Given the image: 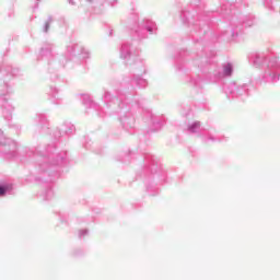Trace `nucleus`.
Masks as SVG:
<instances>
[{
	"mask_svg": "<svg viewBox=\"0 0 280 280\" xmlns=\"http://www.w3.org/2000/svg\"><path fill=\"white\" fill-rule=\"evenodd\" d=\"M5 194V187H0V196H3Z\"/></svg>",
	"mask_w": 280,
	"mask_h": 280,
	"instance_id": "nucleus-2",
	"label": "nucleus"
},
{
	"mask_svg": "<svg viewBox=\"0 0 280 280\" xmlns=\"http://www.w3.org/2000/svg\"><path fill=\"white\" fill-rule=\"evenodd\" d=\"M224 73L225 75H231V73H233V66L231 65L225 66Z\"/></svg>",
	"mask_w": 280,
	"mask_h": 280,
	"instance_id": "nucleus-1",
	"label": "nucleus"
}]
</instances>
